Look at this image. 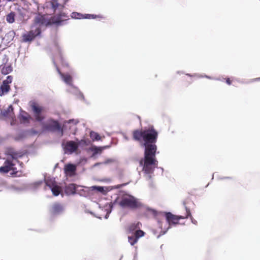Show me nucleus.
<instances>
[{
	"label": "nucleus",
	"mask_w": 260,
	"mask_h": 260,
	"mask_svg": "<svg viewBox=\"0 0 260 260\" xmlns=\"http://www.w3.org/2000/svg\"><path fill=\"white\" fill-rule=\"evenodd\" d=\"M158 138V132L153 125H150L144 129H136L133 132V138L141 143L145 147L144 158L139 161V165L143 167L142 171L148 174L151 178V174L158 167V161L156 158L157 146L155 143Z\"/></svg>",
	"instance_id": "nucleus-1"
},
{
	"label": "nucleus",
	"mask_w": 260,
	"mask_h": 260,
	"mask_svg": "<svg viewBox=\"0 0 260 260\" xmlns=\"http://www.w3.org/2000/svg\"><path fill=\"white\" fill-rule=\"evenodd\" d=\"M186 213L184 216H179L173 214L170 212L165 213V217L162 214H158L154 210H152V212L155 216H162V218L158 220V223L159 228L161 229V233L162 234H165L167 231L170 228L172 225H176L179 224V221L180 219L187 218L189 216H191L190 210L185 207Z\"/></svg>",
	"instance_id": "nucleus-2"
},
{
	"label": "nucleus",
	"mask_w": 260,
	"mask_h": 260,
	"mask_svg": "<svg viewBox=\"0 0 260 260\" xmlns=\"http://www.w3.org/2000/svg\"><path fill=\"white\" fill-rule=\"evenodd\" d=\"M7 155L10 157H8L5 160L4 166L0 167V172L7 173L10 171H13V174H16L17 168L15 167L16 163L19 162L18 158L21 157V155L18 152L14 151L12 149H9L7 151Z\"/></svg>",
	"instance_id": "nucleus-3"
},
{
	"label": "nucleus",
	"mask_w": 260,
	"mask_h": 260,
	"mask_svg": "<svg viewBox=\"0 0 260 260\" xmlns=\"http://www.w3.org/2000/svg\"><path fill=\"white\" fill-rule=\"evenodd\" d=\"M118 205L122 208H128L135 210L142 206L141 203L133 196L126 194L123 196L118 202Z\"/></svg>",
	"instance_id": "nucleus-4"
},
{
	"label": "nucleus",
	"mask_w": 260,
	"mask_h": 260,
	"mask_svg": "<svg viewBox=\"0 0 260 260\" xmlns=\"http://www.w3.org/2000/svg\"><path fill=\"white\" fill-rule=\"evenodd\" d=\"M43 127L45 129L50 132H58L60 136H63V129L57 120L49 119L44 124Z\"/></svg>",
	"instance_id": "nucleus-5"
},
{
	"label": "nucleus",
	"mask_w": 260,
	"mask_h": 260,
	"mask_svg": "<svg viewBox=\"0 0 260 260\" xmlns=\"http://www.w3.org/2000/svg\"><path fill=\"white\" fill-rule=\"evenodd\" d=\"M51 24L50 18L48 19L46 18L45 15H40L39 14L34 19V26H41L42 25H48Z\"/></svg>",
	"instance_id": "nucleus-6"
},
{
	"label": "nucleus",
	"mask_w": 260,
	"mask_h": 260,
	"mask_svg": "<svg viewBox=\"0 0 260 260\" xmlns=\"http://www.w3.org/2000/svg\"><path fill=\"white\" fill-rule=\"evenodd\" d=\"M41 32V29L39 27L36 28L35 31L32 30L29 31L27 33L22 35L23 42H27L32 41L36 36L40 35Z\"/></svg>",
	"instance_id": "nucleus-7"
},
{
	"label": "nucleus",
	"mask_w": 260,
	"mask_h": 260,
	"mask_svg": "<svg viewBox=\"0 0 260 260\" xmlns=\"http://www.w3.org/2000/svg\"><path fill=\"white\" fill-rule=\"evenodd\" d=\"M31 107L35 114L36 120L38 121H42L44 119V117L41 115L43 108L35 102L31 103Z\"/></svg>",
	"instance_id": "nucleus-8"
},
{
	"label": "nucleus",
	"mask_w": 260,
	"mask_h": 260,
	"mask_svg": "<svg viewBox=\"0 0 260 260\" xmlns=\"http://www.w3.org/2000/svg\"><path fill=\"white\" fill-rule=\"evenodd\" d=\"M69 19V16L64 12H60L59 14L51 17L50 18L51 24H59L62 22Z\"/></svg>",
	"instance_id": "nucleus-9"
},
{
	"label": "nucleus",
	"mask_w": 260,
	"mask_h": 260,
	"mask_svg": "<svg viewBox=\"0 0 260 260\" xmlns=\"http://www.w3.org/2000/svg\"><path fill=\"white\" fill-rule=\"evenodd\" d=\"M78 148V144L73 141L67 142L66 143L64 147L66 151L69 152L70 153H72L76 151L77 150Z\"/></svg>",
	"instance_id": "nucleus-10"
},
{
	"label": "nucleus",
	"mask_w": 260,
	"mask_h": 260,
	"mask_svg": "<svg viewBox=\"0 0 260 260\" xmlns=\"http://www.w3.org/2000/svg\"><path fill=\"white\" fill-rule=\"evenodd\" d=\"M64 170L66 174L72 176L75 174L76 167L73 164H69L64 166Z\"/></svg>",
	"instance_id": "nucleus-11"
},
{
	"label": "nucleus",
	"mask_w": 260,
	"mask_h": 260,
	"mask_svg": "<svg viewBox=\"0 0 260 260\" xmlns=\"http://www.w3.org/2000/svg\"><path fill=\"white\" fill-rule=\"evenodd\" d=\"M51 212L53 214H58L63 210V207L59 203L54 204L51 207Z\"/></svg>",
	"instance_id": "nucleus-12"
},
{
	"label": "nucleus",
	"mask_w": 260,
	"mask_h": 260,
	"mask_svg": "<svg viewBox=\"0 0 260 260\" xmlns=\"http://www.w3.org/2000/svg\"><path fill=\"white\" fill-rule=\"evenodd\" d=\"M11 89L10 86L2 83V84L0 86V96H3L8 93Z\"/></svg>",
	"instance_id": "nucleus-13"
},
{
	"label": "nucleus",
	"mask_w": 260,
	"mask_h": 260,
	"mask_svg": "<svg viewBox=\"0 0 260 260\" xmlns=\"http://www.w3.org/2000/svg\"><path fill=\"white\" fill-rule=\"evenodd\" d=\"M58 73L60 75L61 77H62V79L63 80L64 82H66L67 84L71 85L72 83V78L71 75L69 74H62L59 69H57Z\"/></svg>",
	"instance_id": "nucleus-14"
},
{
	"label": "nucleus",
	"mask_w": 260,
	"mask_h": 260,
	"mask_svg": "<svg viewBox=\"0 0 260 260\" xmlns=\"http://www.w3.org/2000/svg\"><path fill=\"white\" fill-rule=\"evenodd\" d=\"M16 14L14 12H11L6 16V19L8 23H13L15 21Z\"/></svg>",
	"instance_id": "nucleus-15"
},
{
	"label": "nucleus",
	"mask_w": 260,
	"mask_h": 260,
	"mask_svg": "<svg viewBox=\"0 0 260 260\" xmlns=\"http://www.w3.org/2000/svg\"><path fill=\"white\" fill-rule=\"evenodd\" d=\"M140 223L139 222H137L136 223H133L131 224L127 228V231L129 233H133L134 231L138 230L140 229Z\"/></svg>",
	"instance_id": "nucleus-16"
},
{
	"label": "nucleus",
	"mask_w": 260,
	"mask_h": 260,
	"mask_svg": "<svg viewBox=\"0 0 260 260\" xmlns=\"http://www.w3.org/2000/svg\"><path fill=\"white\" fill-rule=\"evenodd\" d=\"M66 191L70 194H74L76 192V187L75 184H70L66 187Z\"/></svg>",
	"instance_id": "nucleus-17"
},
{
	"label": "nucleus",
	"mask_w": 260,
	"mask_h": 260,
	"mask_svg": "<svg viewBox=\"0 0 260 260\" xmlns=\"http://www.w3.org/2000/svg\"><path fill=\"white\" fill-rule=\"evenodd\" d=\"M51 190L54 196H57L61 192V187L58 186L57 184L54 186L53 187L51 188Z\"/></svg>",
	"instance_id": "nucleus-18"
},
{
	"label": "nucleus",
	"mask_w": 260,
	"mask_h": 260,
	"mask_svg": "<svg viewBox=\"0 0 260 260\" xmlns=\"http://www.w3.org/2000/svg\"><path fill=\"white\" fill-rule=\"evenodd\" d=\"M12 71V68L11 66H5L1 70V73L3 75H7Z\"/></svg>",
	"instance_id": "nucleus-19"
},
{
	"label": "nucleus",
	"mask_w": 260,
	"mask_h": 260,
	"mask_svg": "<svg viewBox=\"0 0 260 260\" xmlns=\"http://www.w3.org/2000/svg\"><path fill=\"white\" fill-rule=\"evenodd\" d=\"M90 137L93 141H99L101 139V136L97 133L94 132H90Z\"/></svg>",
	"instance_id": "nucleus-20"
},
{
	"label": "nucleus",
	"mask_w": 260,
	"mask_h": 260,
	"mask_svg": "<svg viewBox=\"0 0 260 260\" xmlns=\"http://www.w3.org/2000/svg\"><path fill=\"white\" fill-rule=\"evenodd\" d=\"M46 185L48 186L50 189L54 186L57 184L56 182L54 180L50 179L45 180Z\"/></svg>",
	"instance_id": "nucleus-21"
},
{
	"label": "nucleus",
	"mask_w": 260,
	"mask_h": 260,
	"mask_svg": "<svg viewBox=\"0 0 260 260\" xmlns=\"http://www.w3.org/2000/svg\"><path fill=\"white\" fill-rule=\"evenodd\" d=\"M128 242L132 246L134 245L138 241V239L134 236L132 235L128 237Z\"/></svg>",
	"instance_id": "nucleus-22"
},
{
	"label": "nucleus",
	"mask_w": 260,
	"mask_h": 260,
	"mask_svg": "<svg viewBox=\"0 0 260 260\" xmlns=\"http://www.w3.org/2000/svg\"><path fill=\"white\" fill-rule=\"evenodd\" d=\"M30 116L27 113L24 112V114H21L20 116V120L23 122H28Z\"/></svg>",
	"instance_id": "nucleus-23"
},
{
	"label": "nucleus",
	"mask_w": 260,
	"mask_h": 260,
	"mask_svg": "<svg viewBox=\"0 0 260 260\" xmlns=\"http://www.w3.org/2000/svg\"><path fill=\"white\" fill-rule=\"evenodd\" d=\"M144 235L145 232L139 229L135 232L134 235L139 240L140 238L143 237Z\"/></svg>",
	"instance_id": "nucleus-24"
},
{
	"label": "nucleus",
	"mask_w": 260,
	"mask_h": 260,
	"mask_svg": "<svg viewBox=\"0 0 260 260\" xmlns=\"http://www.w3.org/2000/svg\"><path fill=\"white\" fill-rule=\"evenodd\" d=\"M91 188H92V190H97L98 191L102 192L104 194L105 193V190L104 189V187L93 186Z\"/></svg>",
	"instance_id": "nucleus-25"
},
{
	"label": "nucleus",
	"mask_w": 260,
	"mask_h": 260,
	"mask_svg": "<svg viewBox=\"0 0 260 260\" xmlns=\"http://www.w3.org/2000/svg\"><path fill=\"white\" fill-rule=\"evenodd\" d=\"M12 79L13 78L11 76H7V79L4 80L3 82L7 85H9V84L12 83Z\"/></svg>",
	"instance_id": "nucleus-26"
},
{
	"label": "nucleus",
	"mask_w": 260,
	"mask_h": 260,
	"mask_svg": "<svg viewBox=\"0 0 260 260\" xmlns=\"http://www.w3.org/2000/svg\"><path fill=\"white\" fill-rule=\"evenodd\" d=\"M67 123H74V124L76 125L78 123V122L75 121L74 119H71V120H69L68 122H67Z\"/></svg>",
	"instance_id": "nucleus-27"
},
{
	"label": "nucleus",
	"mask_w": 260,
	"mask_h": 260,
	"mask_svg": "<svg viewBox=\"0 0 260 260\" xmlns=\"http://www.w3.org/2000/svg\"><path fill=\"white\" fill-rule=\"evenodd\" d=\"M225 82L229 85H231L232 84V80L229 78L225 79Z\"/></svg>",
	"instance_id": "nucleus-28"
},
{
	"label": "nucleus",
	"mask_w": 260,
	"mask_h": 260,
	"mask_svg": "<svg viewBox=\"0 0 260 260\" xmlns=\"http://www.w3.org/2000/svg\"><path fill=\"white\" fill-rule=\"evenodd\" d=\"M10 109H11L12 111L13 110V107H12V106H11H11H9V108H8V110H10Z\"/></svg>",
	"instance_id": "nucleus-29"
},
{
	"label": "nucleus",
	"mask_w": 260,
	"mask_h": 260,
	"mask_svg": "<svg viewBox=\"0 0 260 260\" xmlns=\"http://www.w3.org/2000/svg\"><path fill=\"white\" fill-rule=\"evenodd\" d=\"M7 2H14L15 0H6Z\"/></svg>",
	"instance_id": "nucleus-30"
},
{
	"label": "nucleus",
	"mask_w": 260,
	"mask_h": 260,
	"mask_svg": "<svg viewBox=\"0 0 260 260\" xmlns=\"http://www.w3.org/2000/svg\"><path fill=\"white\" fill-rule=\"evenodd\" d=\"M77 15L78 16H79V15H80V14H79V13H77Z\"/></svg>",
	"instance_id": "nucleus-31"
},
{
	"label": "nucleus",
	"mask_w": 260,
	"mask_h": 260,
	"mask_svg": "<svg viewBox=\"0 0 260 260\" xmlns=\"http://www.w3.org/2000/svg\"><path fill=\"white\" fill-rule=\"evenodd\" d=\"M1 3V0H0V3Z\"/></svg>",
	"instance_id": "nucleus-32"
}]
</instances>
